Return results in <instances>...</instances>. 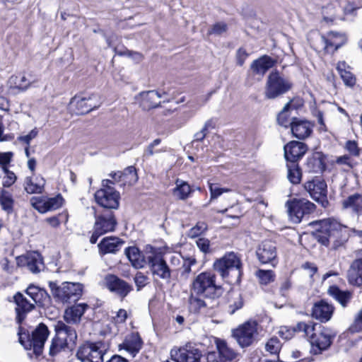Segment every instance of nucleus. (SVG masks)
<instances>
[{
    "mask_svg": "<svg viewBox=\"0 0 362 362\" xmlns=\"http://www.w3.org/2000/svg\"><path fill=\"white\" fill-rule=\"evenodd\" d=\"M322 230L316 234L317 240L325 246L332 245L334 250L342 246L349 238V228L337 220L327 218L321 221Z\"/></svg>",
    "mask_w": 362,
    "mask_h": 362,
    "instance_id": "nucleus-1",
    "label": "nucleus"
},
{
    "mask_svg": "<svg viewBox=\"0 0 362 362\" xmlns=\"http://www.w3.org/2000/svg\"><path fill=\"white\" fill-rule=\"evenodd\" d=\"M213 267L222 279L228 282L230 284L240 282L243 273V264L240 254L234 252H226L214 262Z\"/></svg>",
    "mask_w": 362,
    "mask_h": 362,
    "instance_id": "nucleus-2",
    "label": "nucleus"
},
{
    "mask_svg": "<svg viewBox=\"0 0 362 362\" xmlns=\"http://www.w3.org/2000/svg\"><path fill=\"white\" fill-rule=\"evenodd\" d=\"M55 336L52 339L49 354L56 356L62 351L72 350L76 344L77 334L74 328L62 321L54 325Z\"/></svg>",
    "mask_w": 362,
    "mask_h": 362,
    "instance_id": "nucleus-3",
    "label": "nucleus"
},
{
    "mask_svg": "<svg viewBox=\"0 0 362 362\" xmlns=\"http://www.w3.org/2000/svg\"><path fill=\"white\" fill-rule=\"evenodd\" d=\"M215 281V274L207 272H202L194 279L191 292L205 299L217 300L222 293V289Z\"/></svg>",
    "mask_w": 362,
    "mask_h": 362,
    "instance_id": "nucleus-4",
    "label": "nucleus"
},
{
    "mask_svg": "<svg viewBox=\"0 0 362 362\" xmlns=\"http://www.w3.org/2000/svg\"><path fill=\"white\" fill-rule=\"evenodd\" d=\"M18 340L25 349H33V353L36 356H39L42 353L44 345L49 334L47 327L40 323L33 331L31 337L29 334L22 332V328L19 327L18 332Z\"/></svg>",
    "mask_w": 362,
    "mask_h": 362,
    "instance_id": "nucleus-5",
    "label": "nucleus"
},
{
    "mask_svg": "<svg viewBox=\"0 0 362 362\" xmlns=\"http://www.w3.org/2000/svg\"><path fill=\"white\" fill-rule=\"evenodd\" d=\"M49 286L56 301L62 303L77 301L83 293V285L79 283L66 281L57 285L56 282L49 281Z\"/></svg>",
    "mask_w": 362,
    "mask_h": 362,
    "instance_id": "nucleus-6",
    "label": "nucleus"
},
{
    "mask_svg": "<svg viewBox=\"0 0 362 362\" xmlns=\"http://www.w3.org/2000/svg\"><path fill=\"white\" fill-rule=\"evenodd\" d=\"M336 335L337 332L332 328L316 323L315 330L308 337L314 354H319L322 351L327 350L332 344Z\"/></svg>",
    "mask_w": 362,
    "mask_h": 362,
    "instance_id": "nucleus-7",
    "label": "nucleus"
},
{
    "mask_svg": "<svg viewBox=\"0 0 362 362\" xmlns=\"http://www.w3.org/2000/svg\"><path fill=\"white\" fill-rule=\"evenodd\" d=\"M292 87V83L282 77L279 71H272L267 77L264 95L268 99H274L288 92Z\"/></svg>",
    "mask_w": 362,
    "mask_h": 362,
    "instance_id": "nucleus-8",
    "label": "nucleus"
},
{
    "mask_svg": "<svg viewBox=\"0 0 362 362\" xmlns=\"http://www.w3.org/2000/svg\"><path fill=\"white\" fill-rule=\"evenodd\" d=\"M110 184H113L110 180H103V188L95 193V199L102 207L116 209L119 206V194Z\"/></svg>",
    "mask_w": 362,
    "mask_h": 362,
    "instance_id": "nucleus-9",
    "label": "nucleus"
},
{
    "mask_svg": "<svg viewBox=\"0 0 362 362\" xmlns=\"http://www.w3.org/2000/svg\"><path fill=\"white\" fill-rule=\"evenodd\" d=\"M286 206L291 220L296 223H300L305 215L311 214L315 209V205L305 199L288 200Z\"/></svg>",
    "mask_w": 362,
    "mask_h": 362,
    "instance_id": "nucleus-10",
    "label": "nucleus"
},
{
    "mask_svg": "<svg viewBox=\"0 0 362 362\" xmlns=\"http://www.w3.org/2000/svg\"><path fill=\"white\" fill-rule=\"evenodd\" d=\"M258 324L255 320H248L233 330V337L244 348L250 346L258 334Z\"/></svg>",
    "mask_w": 362,
    "mask_h": 362,
    "instance_id": "nucleus-11",
    "label": "nucleus"
},
{
    "mask_svg": "<svg viewBox=\"0 0 362 362\" xmlns=\"http://www.w3.org/2000/svg\"><path fill=\"white\" fill-rule=\"evenodd\" d=\"M151 253L146 256L148 266L154 276L169 281L171 278V269L163 258L160 253L150 247Z\"/></svg>",
    "mask_w": 362,
    "mask_h": 362,
    "instance_id": "nucleus-12",
    "label": "nucleus"
},
{
    "mask_svg": "<svg viewBox=\"0 0 362 362\" xmlns=\"http://www.w3.org/2000/svg\"><path fill=\"white\" fill-rule=\"evenodd\" d=\"M105 351L101 342L85 343L78 348L76 356L82 362H103Z\"/></svg>",
    "mask_w": 362,
    "mask_h": 362,
    "instance_id": "nucleus-13",
    "label": "nucleus"
},
{
    "mask_svg": "<svg viewBox=\"0 0 362 362\" xmlns=\"http://www.w3.org/2000/svg\"><path fill=\"white\" fill-rule=\"evenodd\" d=\"M116 225L117 221L112 211H107L105 214L95 216L94 231L90 238V242L92 244H95L100 236L113 231Z\"/></svg>",
    "mask_w": 362,
    "mask_h": 362,
    "instance_id": "nucleus-14",
    "label": "nucleus"
},
{
    "mask_svg": "<svg viewBox=\"0 0 362 362\" xmlns=\"http://www.w3.org/2000/svg\"><path fill=\"white\" fill-rule=\"evenodd\" d=\"M170 355L175 362H201L202 356V351L189 343L178 349H172Z\"/></svg>",
    "mask_w": 362,
    "mask_h": 362,
    "instance_id": "nucleus-15",
    "label": "nucleus"
},
{
    "mask_svg": "<svg viewBox=\"0 0 362 362\" xmlns=\"http://www.w3.org/2000/svg\"><path fill=\"white\" fill-rule=\"evenodd\" d=\"M104 283L108 290L122 298H125L132 290V285L113 274H107Z\"/></svg>",
    "mask_w": 362,
    "mask_h": 362,
    "instance_id": "nucleus-16",
    "label": "nucleus"
},
{
    "mask_svg": "<svg viewBox=\"0 0 362 362\" xmlns=\"http://www.w3.org/2000/svg\"><path fill=\"white\" fill-rule=\"evenodd\" d=\"M16 263L18 267H26L34 274L39 273L44 267L42 257L37 252H31L17 257Z\"/></svg>",
    "mask_w": 362,
    "mask_h": 362,
    "instance_id": "nucleus-17",
    "label": "nucleus"
},
{
    "mask_svg": "<svg viewBox=\"0 0 362 362\" xmlns=\"http://www.w3.org/2000/svg\"><path fill=\"white\" fill-rule=\"evenodd\" d=\"M256 254L262 264L271 263L274 266L277 257L276 243L269 240H264L259 245Z\"/></svg>",
    "mask_w": 362,
    "mask_h": 362,
    "instance_id": "nucleus-18",
    "label": "nucleus"
},
{
    "mask_svg": "<svg viewBox=\"0 0 362 362\" xmlns=\"http://www.w3.org/2000/svg\"><path fill=\"white\" fill-rule=\"evenodd\" d=\"M93 95L83 97L75 95L69 103V108L76 115H83L90 112L97 107L95 103H92Z\"/></svg>",
    "mask_w": 362,
    "mask_h": 362,
    "instance_id": "nucleus-19",
    "label": "nucleus"
},
{
    "mask_svg": "<svg viewBox=\"0 0 362 362\" xmlns=\"http://www.w3.org/2000/svg\"><path fill=\"white\" fill-rule=\"evenodd\" d=\"M284 149L286 160L289 163H297L307 152L308 146L303 142L292 141L288 143Z\"/></svg>",
    "mask_w": 362,
    "mask_h": 362,
    "instance_id": "nucleus-20",
    "label": "nucleus"
},
{
    "mask_svg": "<svg viewBox=\"0 0 362 362\" xmlns=\"http://www.w3.org/2000/svg\"><path fill=\"white\" fill-rule=\"evenodd\" d=\"M16 303V321L21 324L27 314L35 308V303L28 300L22 293H17L14 296Z\"/></svg>",
    "mask_w": 362,
    "mask_h": 362,
    "instance_id": "nucleus-21",
    "label": "nucleus"
},
{
    "mask_svg": "<svg viewBox=\"0 0 362 362\" xmlns=\"http://www.w3.org/2000/svg\"><path fill=\"white\" fill-rule=\"evenodd\" d=\"M334 309L332 305L322 300L313 305L311 316L321 322H327L331 319Z\"/></svg>",
    "mask_w": 362,
    "mask_h": 362,
    "instance_id": "nucleus-22",
    "label": "nucleus"
},
{
    "mask_svg": "<svg viewBox=\"0 0 362 362\" xmlns=\"http://www.w3.org/2000/svg\"><path fill=\"white\" fill-rule=\"evenodd\" d=\"M359 258L354 260L351 264L348 272L349 283L354 286H362V250L358 252Z\"/></svg>",
    "mask_w": 362,
    "mask_h": 362,
    "instance_id": "nucleus-23",
    "label": "nucleus"
},
{
    "mask_svg": "<svg viewBox=\"0 0 362 362\" xmlns=\"http://www.w3.org/2000/svg\"><path fill=\"white\" fill-rule=\"evenodd\" d=\"M304 187L315 200H319L327 195V184L321 179L316 178L308 181L305 183Z\"/></svg>",
    "mask_w": 362,
    "mask_h": 362,
    "instance_id": "nucleus-24",
    "label": "nucleus"
},
{
    "mask_svg": "<svg viewBox=\"0 0 362 362\" xmlns=\"http://www.w3.org/2000/svg\"><path fill=\"white\" fill-rule=\"evenodd\" d=\"M203 297L191 293L189 298V310L195 313L205 312L207 308H214L217 306L216 300H204Z\"/></svg>",
    "mask_w": 362,
    "mask_h": 362,
    "instance_id": "nucleus-25",
    "label": "nucleus"
},
{
    "mask_svg": "<svg viewBox=\"0 0 362 362\" xmlns=\"http://www.w3.org/2000/svg\"><path fill=\"white\" fill-rule=\"evenodd\" d=\"M276 61L268 55H263L254 60L250 64V69L254 75L262 77L266 72L274 66Z\"/></svg>",
    "mask_w": 362,
    "mask_h": 362,
    "instance_id": "nucleus-26",
    "label": "nucleus"
},
{
    "mask_svg": "<svg viewBox=\"0 0 362 362\" xmlns=\"http://www.w3.org/2000/svg\"><path fill=\"white\" fill-rule=\"evenodd\" d=\"M320 42L327 52L335 51L346 42V37L338 33L330 32L327 36H320Z\"/></svg>",
    "mask_w": 362,
    "mask_h": 362,
    "instance_id": "nucleus-27",
    "label": "nucleus"
},
{
    "mask_svg": "<svg viewBox=\"0 0 362 362\" xmlns=\"http://www.w3.org/2000/svg\"><path fill=\"white\" fill-rule=\"evenodd\" d=\"M214 343L217 349L216 354L220 358L227 362H233L238 356V353L222 339L215 338Z\"/></svg>",
    "mask_w": 362,
    "mask_h": 362,
    "instance_id": "nucleus-28",
    "label": "nucleus"
},
{
    "mask_svg": "<svg viewBox=\"0 0 362 362\" xmlns=\"http://www.w3.org/2000/svg\"><path fill=\"white\" fill-rule=\"evenodd\" d=\"M292 134L298 139H305L313 132V125L306 120L294 119L291 127Z\"/></svg>",
    "mask_w": 362,
    "mask_h": 362,
    "instance_id": "nucleus-29",
    "label": "nucleus"
},
{
    "mask_svg": "<svg viewBox=\"0 0 362 362\" xmlns=\"http://www.w3.org/2000/svg\"><path fill=\"white\" fill-rule=\"evenodd\" d=\"M88 308L86 303H79L66 308L64 311V318L67 323L78 324L81 317Z\"/></svg>",
    "mask_w": 362,
    "mask_h": 362,
    "instance_id": "nucleus-30",
    "label": "nucleus"
},
{
    "mask_svg": "<svg viewBox=\"0 0 362 362\" xmlns=\"http://www.w3.org/2000/svg\"><path fill=\"white\" fill-rule=\"evenodd\" d=\"M142 346V341L137 334L128 335L124 342L119 345L120 349H124L134 357Z\"/></svg>",
    "mask_w": 362,
    "mask_h": 362,
    "instance_id": "nucleus-31",
    "label": "nucleus"
},
{
    "mask_svg": "<svg viewBox=\"0 0 362 362\" xmlns=\"http://www.w3.org/2000/svg\"><path fill=\"white\" fill-rule=\"evenodd\" d=\"M306 168L310 173H322L325 169V158L321 152H315L309 157Z\"/></svg>",
    "mask_w": 362,
    "mask_h": 362,
    "instance_id": "nucleus-32",
    "label": "nucleus"
},
{
    "mask_svg": "<svg viewBox=\"0 0 362 362\" xmlns=\"http://www.w3.org/2000/svg\"><path fill=\"white\" fill-rule=\"evenodd\" d=\"M161 95L156 90H148L139 94L140 103L144 110L155 108L158 106Z\"/></svg>",
    "mask_w": 362,
    "mask_h": 362,
    "instance_id": "nucleus-33",
    "label": "nucleus"
},
{
    "mask_svg": "<svg viewBox=\"0 0 362 362\" xmlns=\"http://www.w3.org/2000/svg\"><path fill=\"white\" fill-rule=\"evenodd\" d=\"M63 204V198L59 194L54 197L49 198L43 202L40 201L37 204H33L34 207L37 209L40 213H45L48 211L56 210L61 207Z\"/></svg>",
    "mask_w": 362,
    "mask_h": 362,
    "instance_id": "nucleus-34",
    "label": "nucleus"
},
{
    "mask_svg": "<svg viewBox=\"0 0 362 362\" xmlns=\"http://www.w3.org/2000/svg\"><path fill=\"white\" fill-rule=\"evenodd\" d=\"M123 242L118 238L111 236L103 238L98 244V247L104 254L114 253L119 250Z\"/></svg>",
    "mask_w": 362,
    "mask_h": 362,
    "instance_id": "nucleus-35",
    "label": "nucleus"
},
{
    "mask_svg": "<svg viewBox=\"0 0 362 362\" xmlns=\"http://www.w3.org/2000/svg\"><path fill=\"white\" fill-rule=\"evenodd\" d=\"M25 293L30 297L32 302L40 305H44V303L46 301H48L49 298V295L45 290L33 285L29 286L27 288Z\"/></svg>",
    "mask_w": 362,
    "mask_h": 362,
    "instance_id": "nucleus-36",
    "label": "nucleus"
},
{
    "mask_svg": "<svg viewBox=\"0 0 362 362\" xmlns=\"http://www.w3.org/2000/svg\"><path fill=\"white\" fill-rule=\"evenodd\" d=\"M342 207L345 209H351L356 214L362 213V194L355 193L343 199Z\"/></svg>",
    "mask_w": 362,
    "mask_h": 362,
    "instance_id": "nucleus-37",
    "label": "nucleus"
},
{
    "mask_svg": "<svg viewBox=\"0 0 362 362\" xmlns=\"http://www.w3.org/2000/svg\"><path fill=\"white\" fill-rule=\"evenodd\" d=\"M110 175L114 177L118 176L119 180H122L124 185H132L138 180L136 170L134 166H129L122 172L112 173Z\"/></svg>",
    "mask_w": 362,
    "mask_h": 362,
    "instance_id": "nucleus-38",
    "label": "nucleus"
},
{
    "mask_svg": "<svg viewBox=\"0 0 362 362\" xmlns=\"http://www.w3.org/2000/svg\"><path fill=\"white\" fill-rule=\"evenodd\" d=\"M45 184V179L41 176H37L33 180L28 177L25 180L24 188L28 194L42 193Z\"/></svg>",
    "mask_w": 362,
    "mask_h": 362,
    "instance_id": "nucleus-39",
    "label": "nucleus"
},
{
    "mask_svg": "<svg viewBox=\"0 0 362 362\" xmlns=\"http://www.w3.org/2000/svg\"><path fill=\"white\" fill-rule=\"evenodd\" d=\"M328 293L336 299L344 308L347 306L349 302L352 298V293L351 291H341L335 286L329 288Z\"/></svg>",
    "mask_w": 362,
    "mask_h": 362,
    "instance_id": "nucleus-40",
    "label": "nucleus"
},
{
    "mask_svg": "<svg viewBox=\"0 0 362 362\" xmlns=\"http://www.w3.org/2000/svg\"><path fill=\"white\" fill-rule=\"evenodd\" d=\"M15 201L12 194L6 189L0 190V206L8 214L13 211Z\"/></svg>",
    "mask_w": 362,
    "mask_h": 362,
    "instance_id": "nucleus-41",
    "label": "nucleus"
},
{
    "mask_svg": "<svg viewBox=\"0 0 362 362\" xmlns=\"http://www.w3.org/2000/svg\"><path fill=\"white\" fill-rule=\"evenodd\" d=\"M323 19L327 22H334L337 20H343L341 14L340 7H336L332 4H329L322 8Z\"/></svg>",
    "mask_w": 362,
    "mask_h": 362,
    "instance_id": "nucleus-42",
    "label": "nucleus"
},
{
    "mask_svg": "<svg viewBox=\"0 0 362 362\" xmlns=\"http://www.w3.org/2000/svg\"><path fill=\"white\" fill-rule=\"evenodd\" d=\"M126 255L135 268H142L144 267V258L137 247H131L127 248L126 250Z\"/></svg>",
    "mask_w": 362,
    "mask_h": 362,
    "instance_id": "nucleus-43",
    "label": "nucleus"
},
{
    "mask_svg": "<svg viewBox=\"0 0 362 362\" xmlns=\"http://www.w3.org/2000/svg\"><path fill=\"white\" fill-rule=\"evenodd\" d=\"M346 64L344 62L337 64V69L346 86L352 87L356 83V78L350 71L346 69Z\"/></svg>",
    "mask_w": 362,
    "mask_h": 362,
    "instance_id": "nucleus-44",
    "label": "nucleus"
},
{
    "mask_svg": "<svg viewBox=\"0 0 362 362\" xmlns=\"http://www.w3.org/2000/svg\"><path fill=\"white\" fill-rule=\"evenodd\" d=\"M175 185L176 187L173 189V195L179 199H186L192 192L189 185L180 180H177Z\"/></svg>",
    "mask_w": 362,
    "mask_h": 362,
    "instance_id": "nucleus-45",
    "label": "nucleus"
},
{
    "mask_svg": "<svg viewBox=\"0 0 362 362\" xmlns=\"http://www.w3.org/2000/svg\"><path fill=\"white\" fill-rule=\"evenodd\" d=\"M290 103H287L280 112L277 117V121L279 124L286 128L292 126L293 121L296 119V117H291L290 112Z\"/></svg>",
    "mask_w": 362,
    "mask_h": 362,
    "instance_id": "nucleus-46",
    "label": "nucleus"
},
{
    "mask_svg": "<svg viewBox=\"0 0 362 362\" xmlns=\"http://www.w3.org/2000/svg\"><path fill=\"white\" fill-rule=\"evenodd\" d=\"M8 83L11 88H18L22 91L27 90L30 86V83L25 76H22L20 78L18 76H11L8 81Z\"/></svg>",
    "mask_w": 362,
    "mask_h": 362,
    "instance_id": "nucleus-47",
    "label": "nucleus"
},
{
    "mask_svg": "<svg viewBox=\"0 0 362 362\" xmlns=\"http://www.w3.org/2000/svg\"><path fill=\"white\" fill-rule=\"evenodd\" d=\"M288 179L293 184H298L301 180V172L298 163H289L287 164Z\"/></svg>",
    "mask_w": 362,
    "mask_h": 362,
    "instance_id": "nucleus-48",
    "label": "nucleus"
},
{
    "mask_svg": "<svg viewBox=\"0 0 362 362\" xmlns=\"http://www.w3.org/2000/svg\"><path fill=\"white\" fill-rule=\"evenodd\" d=\"M315 324L316 323L313 322H309L308 323L305 322H300L293 327V332H303L305 337L308 338L311 334V332L315 330Z\"/></svg>",
    "mask_w": 362,
    "mask_h": 362,
    "instance_id": "nucleus-49",
    "label": "nucleus"
},
{
    "mask_svg": "<svg viewBox=\"0 0 362 362\" xmlns=\"http://www.w3.org/2000/svg\"><path fill=\"white\" fill-rule=\"evenodd\" d=\"M348 331L351 334L362 332V308L354 315V320L349 327Z\"/></svg>",
    "mask_w": 362,
    "mask_h": 362,
    "instance_id": "nucleus-50",
    "label": "nucleus"
},
{
    "mask_svg": "<svg viewBox=\"0 0 362 362\" xmlns=\"http://www.w3.org/2000/svg\"><path fill=\"white\" fill-rule=\"evenodd\" d=\"M256 276L262 284H268L274 281L275 275L272 270L259 269L256 272Z\"/></svg>",
    "mask_w": 362,
    "mask_h": 362,
    "instance_id": "nucleus-51",
    "label": "nucleus"
},
{
    "mask_svg": "<svg viewBox=\"0 0 362 362\" xmlns=\"http://www.w3.org/2000/svg\"><path fill=\"white\" fill-rule=\"evenodd\" d=\"M281 347V344L279 339L276 337L269 339L265 344L266 351L270 353L271 354H279Z\"/></svg>",
    "mask_w": 362,
    "mask_h": 362,
    "instance_id": "nucleus-52",
    "label": "nucleus"
},
{
    "mask_svg": "<svg viewBox=\"0 0 362 362\" xmlns=\"http://www.w3.org/2000/svg\"><path fill=\"white\" fill-rule=\"evenodd\" d=\"M209 188L210 191V202L217 199L223 193L231 191L229 188L220 187L217 184L209 183Z\"/></svg>",
    "mask_w": 362,
    "mask_h": 362,
    "instance_id": "nucleus-53",
    "label": "nucleus"
},
{
    "mask_svg": "<svg viewBox=\"0 0 362 362\" xmlns=\"http://www.w3.org/2000/svg\"><path fill=\"white\" fill-rule=\"evenodd\" d=\"M207 229L206 223L199 221L194 227H192L188 233V236L192 238H197L202 235Z\"/></svg>",
    "mask_w": 362,
    "mask_h": 362,
    "instance_id": "nucleus-54",
    "label": "nucleus"
},
{
    "mask_svg": "<svg viewBox=\"0 0 362 362\" xmlns=\"http://www.w3.org/2000/svg\"><path fill=\"white\" fill-rule=\"evenodd\" d=\"M185 259L180 254H174L171 255L170 259V268L171 274L180 270V266Z\"/></svg>",
    "mask_w": 362,
    "mask_h": 362,
    "instance_id": "nucleus-55",
    "label": "nucleus"
},
{
    "mask_svg": "<svg viewBox=\"0 0 362 362\" xmlns=\"http://www.w3.org/2000/svg\"><path fill=\"white\" fill-rule=\"evenodd\" d=\"M195 263L196 260L194 259H184L179 270L184 278L188 277L189 274L191 272V267Z\"/></svg>",
    "mask_w": 362,
    "mask_h": 362,
    "instance_id": "nucleus-56",
    "label": "nucleus"
},
{
    "mask_svg": "<svg viewBox=\"0 0 362 362\" xmlns=\"http://www.w3.org/2000/svg\"><path fill=\"white\" fill-rule=\"evenodd\" d=\"M3 171L5 173L3 179V186L4 187H9L14 184L17 177L13 172L9 170L8 168H5Z\"/></svg>",
    "mask_w": 362,
    "mask_h": 362,
    "instance_id": "nucleus-57",
    "label": "nucleus"
},
{
    "mask_svg": "<svg viewBox=\"0 0 362 362\" xmlns=\"http://www.w3.org/2000/svg\"><path fill=\"white\" fill-rule=\"evenodd\" d=\"M134 281L136 286L137 291H140L147 284L148 278L143 273L137 272L134 278Z\"/></svg>",
    "mask_w": 362,
    "mask_h": 362,
    "instance_id": "nucleus-58",
    "label": "nucleus"
},
{
    "mask_svg": "<svg viewBox=\"0 0 362 362\" xmlns=\"http://www.w3.org/2000/svg\"><path fill=\"white\" fill-rule=\"evenodd\" d=\"M161 142L160 139H154L144 150L143 156L145 158H148L152 156L155 153H159L160 151H154V148L158 146Z\"/></svg>",
    "mask_w": 362,
    "mask_h": 362,
    "instance_id": "nucleus-59",
    "label": "nucleus"
},
{
    "mask_svg": "<svg viewBox=\"0 0 362 362\" xmlns=\"http://www.w3.org/2000/svg\"><path fill=\"white\" fill-rule=\"evenodd\" d=\"M197 245L199 249L204 253H209L211 252L210 250V241L209 239L205 238H199L196 241Z\"/></svg>",
    "mask_w": 362,
    "mask_h": 362,
    "instance_id": "nucleus-60",
    "label": "nucleus"
},
{
    "mask_svg": "<svg viewBox=\"0 0 362 362\" xmlns=\"http://www.w3.org/2000/svg\"><path fill=\"white\" fill-rule=\"evenodd\" d=\"M38 134V130L37 128L32 129L27 135L21 136L18 138V140L21 142L25 143L28 146H30V141L35 139Z\"/></svg>",
    "mask_w": 362,
    "mask_h": 362,
    "instance_id": "nucleus-61",
    "label": "nucleus"
},
{
    "mask_svg": "<svg viewBox=\"0 0 362 362\" xmlns=\"http://www.w3.org/2000/svg\"><path fill=\"white\" fill-rule=\"evenodd\" d=\"M13 156V153L12 152H0V165L2 167V170H4L7 168V165H8Z\"/></svg>",
    "mask_w": 362,
    "mask_h": 362,
    "instance_id": "nucleus-62",
    "label": "nucleus"
},
{
    "mask_svg": "<svg viewBox=\"0 0 362 362\" xmlns=\"http://www.w3.org/2000/svg\"><path fill=\"white\" fill-rule=\"evenodd\" d=\"M248 57V53L243 48H239L236 52V64L242 66Z\"/></svg>",
    "mask_w": 362,
    "mask_h": 362,
    "instance_id": "nucleus-63",
    "label": "nucleus"
},
{
    "mask_svg": "<svg viewBox=\"0 0 362 362\" xmlns=\"http://www.w3.org/2000/svg\"><path fill=\"white\" fill-rule=\"evenodd\" d=\"M227 30V25L224 23H216L209 31V34L221 35Z\"/></svg>",
    "mask_w": 362,
    "mask_h": 362,
    "instance_id": "nucleus-64",
    "label": "nucleus"
}]
</instances>
